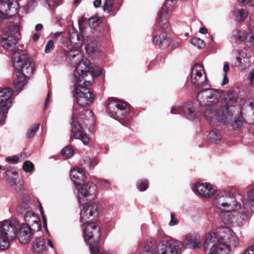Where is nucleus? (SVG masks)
Instances as JSON below:
<instances>
[{
    "label": "nucleus",
    "instance_id": "1",
    "mask_svg": "<svg viewBox=\"0 0 254 254\" xmlns=\"http://www.w3.org/2000/svg\"><path fill=\"white\" fill-rule=\"evenodd\" d=\"M74 95L78 104L73 109L71 125V132L73 136L82 140L84 144L89 142V138L84 133L83 123L85 126L86 122L93 119V113L91 110H84L82 107L86 106L91 104L94 98L92 92L88 88L76 84L74 86Z\"/></svg>",
    "mask_w": 254,
    "mask_h": 254
},
{
    "label": "nucleus",
    "instance_id": "2",
    "mask_svg": "<svg viewBox=\"0 0 254 254\" xmlns=\"http://www.w3.org/2000/svg\"><path fill=\"white\" fill-rule=\"evenodd\" d=\"M239 237L227 227H220L215 232L206 235L204 244L205 254H229L231 247L239 244Z\"/></svg>",
    "mask_w": 254,
    "mask_h": 254
},
{
    "label": "nucleus",
    "instance_id": "3",
    "mask_svg": "<svg viewBox=\"0 0 254 254\" xmlns=\"http://www.w3.org/2000/svg\"><path fill=\"white\" fill-rule=\"evenodd\" d=\"M12 59L13 67L17 71L13 86L18 93L26 84L27 79L33 74V67L29 61L27 52L24 49H16L12 54Z\"/></svg>",
    "mask_w": 254,
    "mask_h": 254
},
{
    "label": "nucleus",
    "instance_id": "4",
    "mask_svg": "<svg viewBox=\"0 0 254 254\" xmlns=\"http://www.w3.org/2000/svg\"><path fill=\"white\" fill-rule=\"evenodd\" d=\"M200 246V236L196 234L186 236L182 242L171 239L157 244L155 243L156 250L161 254H181L183 248L194 249Z\"/></svg>",
    "mask_w": 254,
    "mask_h": 254
},
{
    "label": "nucleus",
    "instance_id": "5",
    "mask_svg": "<svg viewBox=\"0 0 254 254\" xmlns=\"http://www.w3.org/2000/svg\"><path fill=\"white\" fill-rule=\"evenodd\" d=\"M68 56L75 67L73 72L74 81L76 82L84 81L86 85L87 81L84 80V76L87 74V71L89 69V61L83 59L82 54L78 50L70 51Z\"/></svg>",
    "mask_w": 254,
    "mask_h": 254
},
{
    "label": "nucleus",
    "instance_id": "6",
    "mask_svg": "<svg viewBox=\"0 0 254 254\" xmlns=\"http://www.w3.org/2000/svg\"><path fill=\"white\" fill-rule=\"evenodd\" d=\"M242 200L243 196L241 194L233 195L229 192L222 191L216 195L212 202L214 205L222 212L240 206V201Z\"/></svg>",
    "mask_w": 254,
    "mask_h": 254
},
{
    "label": "nucleus",
    "instance_id": "7",
    "mask_svg": "<svg viewBox=\"0 0 254 254\" xmlns=\"http://www.w3.org/2000/svg\"><path fill=\"white\" fill-rule=\"evenodd\" d=\"M248 210L240 202V206L220 212L222 221L225 225L233 227H241L243 224Z\"/></svg>",
    "mask_w": 254,
    "mask_h": 254
},
{
    "label": "nucleus",
    "instance_id": "8",
    "mask_svg": "<svg viewBox=\"0 0 254 254\" xmlns=\"http://www.w3.org/2000/svg\"><path fill=\"white\" fill-rule=\"evenodd\" d=\"M129 105L127 102L114 98L108 99L107 111L112 118L120 121L129 113Z\"/></svg>",
    "mask_w": 254,
    "mask_h": 254
},
{
    "label": "nucleus",
    "instance_id": "9",
    "mask_svg": "<svg viewBox=\"0 0 254 254\" xmlns=\"http://www.w3.org/2000/svg\"><path fill=\"white\" fill-rule=\"evenodd\" d=\"M176 3L177 0H166L159 13L158 17L156 20L154 28V30L163 31L169 29V17L170 12Z\"/></svg>",
    "mask_w": 254,
    "mask_h": 254
},
{
    "label": "nucleus",
    "instance_id": "10",
    "mask_svg": "<svg viewBox=\"0 0 254 254\" xmlns=\"http://www.w3.org/2000/svg\"><path fill=\"white\" fill-rule=\"evenodd\" d=\"M221 97L220 92L212 88L205 89L198 93L197 99L201 106H214Z\"/></svg>",
    "mask_w": 254,
    "mask_h": 254
},
{
    "label": "nucleus",
    "instance_id": "11",
    "mask_svg": "<svg viewBox=\"0 0 254 254\" xmlns=\"http://www.w3.org/2000/svg\"><path fill=\"white\" fill-rule=\"evenodd\" d=\"M12 91L9 88L0 90V121H5L8 111L11 106Z\"/></svg>",
    "mask_w": 254,
    "mask_h": 254
},
{
    "label": "nucleus",
    "instance_id": "12",
    "mask_svg": "<svg viewBox=\"0 0 254 254\" xmlns=\"http://www.w3.org/2000/svg\"><path fill=\"white\" fill-rule=\"evenodd\" d=\"M84 233V240L89 245L92 244L95 246V241H98L100 236V229L99 226L94 222H87L83 224Z\"/></svg>",
    "mask_w": 254,
    "mask_h": 254
},
{
    "label": "nucleus",
    "instance_id": "13",
    "mask_svg": "<svg viewBox=\"0 0 254 254\" xmlns=\"http://www.w3.org/2000/svg\"><path fill=\"white\" fill-rule=\"evenodd\" d=\"M181 113H183L187 118L191 121H194L199 115V113L196 110L193 103L190 101L186 103L183 106L175 105L171 110L172 114H180Z\"/></svg>",
    "mask_w": 254,
    "mask_h": 254
},
{
    "label": "nucleus",
    "instance_id": "14",
    "mask_svg": "<svg viewBox=\"0 0 254 254\" xmlns=\"http://www.w3.org/2000/svg\"><path fill=\"white\" fill-rule=\"evenodd\" d=\"M191 82L195 88L197 89L207 84V80L202 64H197L193 66L191 70Z\"/></svg>",
    "mask_w": 254,
    "mask_h": 254
},
{
    "label": "nucleus",
    "instance_id": "15",
    "mask_svg": "<svg viewBox=\"0 0 254 254\" xmlns=\"http://www.w3.org/2000/svg\"><path fill=\"white\" fill-rule=\"evenodd\" d=\"M97 186L93 183H88L78 188L77 198L79 203L82 204L86 200L93 199L96 195Z\"/></svg>",
    "mask_w": 254,
    "mask_h": 254
},
{
    "label": "nucleus",
    "instance_id": "16",
    "mask_svg": "<svg viewBox=\"0 0 254 254\" xmlns=\"http://www.w3.org/2000/svg\"><path fill=\"white\" fill-rule=\"evenodd\" d=\"M20 39V33H2L0 35V47L7 50L12 49Z\"/></svg>",
    "mask_w": 254,
    "mask_h": 254
},
{
    "label": "nucleus",
    "instance_id": "17",
    "mask_svg": "<svg viewBox=\"0 0 254 254\" xmlns=\"http://www.w3.org/2000/svg\"><path fill=\"white\" fill-rule=\"evenodd\" d=\"M216 188L209 183L197 182L193 188L195 193H198L201 197L204 198L212 197L216 192Z\"/></svg>",
    "mask_w": 254,
    "mask_h": 254
},
{
    "label": "nucleus",
    "instance_id": "18",
    "mask_svg": "<svg viewBox=\"0 0 254 254\" xmlns=\"http://www.w3.org/2000/svg\"><path fill=\"white\" fill-rule=\"evenodd\" d=\"M19 226V222L17 220L4 221L0 223V233L14 239Z\"/></svg>",
    "mask_w": 254,
    "mask_h": 254
},
{
    "label": "nucleus",
    "instance_id": "19",
    "mask_svg": "<svg viewBox=\"0 0 254 254\" xmlns=\"http://www.w3.org/2000/svg\"><path fill=\"white\" fill-rule=\"evenodd\" d=\"M98 214V205L94 203L83 204L80 211V221L83 222L90 216L96 217Z\"/></svg>",
    "mask_w": 254,
    "mask_h": 254
},
{
    "label": "nucleus",
    "instance_id": "20",
    "mask_svg": "<svg viewBox=\"0 0 254 254\" xmlns=\"http://www.w3.org/2000/svg\"><path fill=\"white\" fill-rule=\"evenodd\" d=\"M13 6L7 4L6 6L3 3H0V21L5 18L10 17L16 14L19 11V6L17 2L13 3Z\"/></svg>",
    "mask_w": 254,
    "mask_h": 254
},
{
    "label": "nucleus",
    "instance_id": "21",
    "mask_svg": "<svg viewBox=\"0 0 254 254\" xmlns=\"http://www.w3.org/2000/svg\"><path fill=\"white\" fill-rule=\"evenodd\" d=\"M18 227H19L18 239L22 244H26L29 242L31 239V236L34 234V232L39 231L32 230L31 226L25 225L24 224L19 225Z\"/></svg>",
    "mask_w": 254,
    "mask_h": 254
},
{
    "label": "nucleus",
    "instance_id": "22",
    "mask_svg": "<svg viewBox=\"0 0 254 254\" xmlns=\"http://www.w3.org/2000/svg\"><path fill=\"white\" fill-rule=\"evenodd\" d=\"M24 219L26 225L32 227V230H39L41 228L40 219L38 216L33 211H27L25 213Z\"/></svg>",
    "mask_w": 254,
    "mask_h": 254
},
{
    "label": "nucleus",
    "instance_id": "23",
    "mask_svg": "<svg viewBox=\"0 0 254 254\" xmlns=\"http://www.w3.org/2000/svg\"><path fill=\"white\" fill-rule=\"evenodd\" d=\"M71 44L75 47L79 48L83 43L88 42V36L87 33H69Z\"/></svg>",
    "mask_w": 254,
    "mask_h": 254
},
{
    "label": "nucleus",
    "instance_id": "24",
    "mask_svg": "<svg viewBox=\"0 0 254 254\" xmlns=\"http://www.w3.org/2000/svg\"><path fill=\"white\" fill-rule=\"evenodd\" d=\"M234 111L229 106L221 107L218 111V120L227 124L232 120Z\"/></svg>",
    "mask_w": 254,
    "mask_h": 254
},
{
    "label": "nucleus",
    "instance_id": "25",
    "mask_svg": "<svg viewBox=\"0 0 254 254\" xmlns=\"http://www.w3.org/2000/svg\"><path fill=\"white\" fill-rule=\"evenodd\" d=\"M2 169L5 171L4 174L7 181L12 187L16 188L18 187L17 183L18 173L17 171L13 168L8 166H4Z\"/></svg>",
    "mask_w": 254,
    "mask_h": 254
},
{
    "label": "nucleus",
    "instance_id": "26",
    "mask_svg": "<svg viewBox=\"0 0 254 254\" xmlns=\"http://www.w3.org/2000/svg\"><path fill=\"white\" fill-rule=\"evenodd\" d=\"M70 178L76 186H80L84 182L85 176L81 169L78 168H74L71 171Z\"/></svg>",
    "mask_w": 254,
    "mask_h": 254
},
{
    "label": "nucleus",
    "instance_id": "27",
    "mask_svg": "<svg viewBox=\"0 0 254 254\" xmlns=\"http://www.w3.org/2000/svg\"><path fill=\"white\" fill-rule=\"evenodd\" d=\"M32 248L35 254H44L46 251V241L44 237L35 239L33 243Z\"/></svg>",
    "mask_w": 254,
    "mask_h": 254
},
{
    "label": "nucleus",
    "instance_id": "28",
    "mask_svg": "<svg viewBox=\"0 0 254 254\" xmlns=\"http://www.w3.org/2000/svg\"><path fill=\"white\" fill-rule=\"evenodd\" d=\"M247 199L245 200L243 196V200L240 201L244 208L248 210L250 208L252 211H254V188L251 189L247 192Z\"/></svg>",
    "mask_w": 254,
    "mask_h": 254
},
{
    "label": "nucleus",
    "instance_id": "29",
    "mask_svg": "<svg viewBox=\"0 0 254 254\" xmlns=\"http://www.w3.org/2000/svg\"><path fill=\"white\" fill-rule=\"evenodd\" d=\"M153 43L161 49H164L169 44V40L166 35L161 33L156 35L152 39Z\"/></svg>",
    "mask_w": 254,
    "mask_h": 254
},
{
    "label": "nucleus",
    "instance_id": "30",
    "mask_svg": "<svg viewBox=\"0 0 254 254\" xmlns=\"http://www.w3.org/2000/svg\"><path fill=\"white\" fill-rule=\"evenodd\" d=\"M207 108L204 112V115L206 120L211 123L215 120H218V112H216V109L215 106H206Z\"/></svg>",
    "mask_w": 254,
    "mask_h": 254
},
{
    "label": "nucleus",
    "instance_id": "31",
    "mask_svg": "<svg viewBox=\"0 0 254 254\" xmlns=\"http://www.w3.org/2000/svg\"><path fill=\"white\" fill-rule=\"evenodd\" d=\"M237 39L249 46L254 45V33H237Z\"/></svg>",
    "mask_w": 254,
    "mask_h": 254
},
{
    "label": "nucleus",
    "instance_id": "32",
    "mask_svg": "<svg viewBox=\"0 0 254 254\" xmlns=\"http://www.w3.org/2000/svg\"><path fill=\"white\" fill-rule=\"evenodd\" d=\"M246 121L243 117L242 113L240 112L234 117L231 124V127L233 130H239L243 127Z\"/></svg>",
    "mask_w": 254,
    "mask_h": 254
},
{
    "label": "nucleus",
    "instance_id": "33",
    "mask_svg": "<svg viewBox=\"0 0 254 254\" xmlns=\"http://www.w3.org/2000/svg\"><path fill=\"white\" fill-rule=\"evenodd\" d=\"M142 246L144 249L143 254H154L156 251L155 247V241L153 240H148L144 242Z\"/></svg>",
    "mask_w": 254,
    "mask_h": 254
},
{
    "label": "nucleus",
    "instance_id": "34",
    "mask_svg": "<svg viewBox=\"0 0 254 254\" xmlns=\"http://www.w3.org/2000/svg\"><path fill=\"white\" fill-rule=\"evenodd\" d=\"M13 239L0 233V249L7 250L9 248L10 242Z\"/></svg>",
    "mask_w": 254,
    "mask_h": 254
},
{
    "label": "nucleus",
    "instance_id": "35",
    "mask_svg": "<svg viewBox=\"0 0 254 254\" xmlns=\"http://www.w3.org/2000/svg\"><path fill=\"white\" fill-rule=\"evenodd\" d=\"M20 20L21 17L19 16L14 18V21L9 26V32H19L22 30Z\"/></svg>",
    "mask_w": 254,
    "mask_h": 254
},
{
    "label": "nucleus",
    "instance_id": "36",
    "mask_svg": "<svg viewBox=\"0 0 254 254\" xmlns=\"http://www.w3.org/2000/svg\"><path fill=\"white\" fill-rule=\"evenodd\" d=\"M31 205V203L29 200V197L26 196L22 199V202L20 203L18 207V210L20 213H22L25 210H28Z\"/></svg>",
    "mask_w": 254,
    "mask_h": 254
},
{
    "label": "nucleus",
    "instance_id": "37",
    "mask_svg": "<svg viewBox=\"0 0 254 254\" xmlns=\"http://www.w3.org/2000/svg\"><path fill=\"white\" fill-rule=\"evenodd\" d=\"M85 50L89 55H93L98 51L97 44L95 41H91L88 43L85 47Z\"/></svg>",
    "mask_w": 254,
    "mask_h": 254
},
{
    "label": "nucleus",
    "instance_id": "38",
    "mask_svg": "<svg viewBox=\"0 0 254 254\" xmlns=\"http://www.w3.org/2000/svg\"><path fill=\"white\" fill-rule=\"evenodd\" d=\"M208 139L214 143H217L220 141L221 136L218 130L210 131L208 135Z\"/></svg>",
    "mask_w": 254,
    "mask_h": 254
},
{
    "label": "nucleus",
    "instance_id": "39",
    "mask_svg": "<svg viewBox=\"0 0 254 254\" xmlns=\"http://www.w3.org/2000/svg\"><path fill=\"white\" fill-rule=\"evenodd\" d=\"M237 101V96L235 94L231 93L228 94L226 97V105L230 106V108H234V104Z\"/></svg>",
    "mask_w": 254,
    "mask_h": 254
},
{
    "label": "nucleus",
    "instance_id": "40",
    "mask_svg": "<svg viewBox=\"0 0 254 254\" xmlns=\"http://www.w3.org/2000/svg\"><path fill=\"white\" fill-rule=\"evenodd\" d=\"M62 0H42L41 3L45 6H48L49 9H52L58 6Z\"/></svg>",
    "mask_w": 254,
    "mask_h": 254
},
{
    "label": "nucleus",
    "instance_id": "41",
    "mask_svg": "<svg viewBox=\"0 0 254 254\" xmlns=\"http://www.w3.org/2000/svg\"><path fill=\"white\" fill-rule=\"evenodd\" d=\"M247 11L244 9H239L236 12V20L241 21L244 20L248 16Z\"/></svg>",
    "mask_w": 254,
    "mask_h": 254
},
{
    "label": "nucleus",
    "instance_id": "42",
    "mask_svg": "<svg viewBox=\"0 0 254 254\" xmlns=\"http://www.w3.org/2000/svg\"><path fill=\"white\" fill-rule=\"evenodd\" d=\"M87 74L84 76V78L87 76L88 74H89L92 77L98 76L100 75L102 73V70L99 67H92L90 68L89 66V69L87 71Z\"/></svg>",
    "mask_w": 254,
    "mask_h": 254
},
{
    "label": "nucleus",
    "instance_id": "43",
    "mask_svg": "<svg viewBox=\"0 0 254 254\" xmlns=\"http://www.w3.org/2000/svg\"><path fill=\"white\" fill-rule=\"evenodd\" d=\"M246 60L247 59L245 58L243 59L240 57H237L234 63V65L240 69L246 68L247 65L246 64Z\"/></svg>",
    "mask_w": 254,
    "mask_h": 254
},
{
    "label": "nucleus",
    "instance_id": "44",
    "mask_svg": "<svg viewBox=\"0 0 254 254\" xmlns=\"http://www.w3.org/2000/svg\"><path fill=\"white\" fill-rule=\"evenodd\" d=\"M136 187L140 191H145L148 188V181L146 179L138 180L136 183Z\"/></svg>",
    "mask_w": 254,
    "mask_h": 254
},
{
    "label": "nucleus",
    "instance_id": "45",
    "mask_svg": "<svg viewBox=\"0 0 254 254\" xmlns=\"http://www.w3.org/2000/svg\"><path fill=\"white\" fill-rule=\"evenodd\" d=\"M191 43L198 49H202L205 46L204 42L201 39L197 37L192 38Z\"/></svg>",
    "mask_w": 254,
    "mask_h": 254
},
{
    "label": "nucleus",
    "instance_id": "46",
    "mask_svg": "<svg viewBox=\"0 0 254 254\" xmlns=\"http://www.w3.org/2000/svg\"><path fill=\"white\" fill-rule=\"evenodd\" d=\"M95 246L92 244H90V252L91 254H110L107 252L101 253L99 251V242L95 241Z\"/></svg>",
    "mask_w": 254,
    "mask_h": 254
},
{
    "label": "nucleus",
    "instance_id": "47",
    "mask_svg": "<svg viewBox=\"0 0 254 254\" xmlns=\"http://www.w3.org/2000/svg\"><path fill=\"white\" fill-rule=\"evenodd\" d=\"M39 124L33 125L27 130L26 136L27 138H31L33 137L36 134L39 128Z\"/></svg>",
    "mask_w": 254,
    "mask_h": 254
},
{
    "label": "nucleus",
    "instance_id": "48",
    "mask_svg": "<svg viewBox=\"0 0 254 254\" xmlns=\"http://www.w3.org/2000/svg\"><path fill=\"white\" fill-rule=\"evenodd\" d=\"M61 154L64 157L69 158L73 155V150L69 146H66L61 151Z\"/></svg>",
    "mask_w": 254,
    "mask_h": 254
},
{
    "label": "nucleus",
    "instance_id": "49",
    "mask_svg": "<svg viewBox=\"0 0 254 254\" xmlns=\"http://www.w3.org/2000/svg\"><path fill=\"white\" fill-rule=\"evenodd\" d=\"M86 163L87 164V167H85L84 169L87 168V169L90 170L93 168L97 164V160L95 158H86L85 160Z\"/></svg>",
    "mask_w": 254,
    "mask_h": 254
},
{
    "label": "nucleus",
    "instance_id": "50",
    "mask_svg": "<svg viewBox=\"0 0 254 254\" xmlns=\"http://www.w3.org/2000/svg\"><path fill=\"white\" fill-rule=\"evenodd\" d=\"M99 21L97 17H91L88 19V24L91 28L94 29L98 26Z\"/></svg>",
    "mask_w": 254,
    "mask_h": 254
},
{
    "label": "nucleus",
    "instance_id": "51",
    "mask_svg": "<svg viewBox=\"0 0 254 254\" xmlns=\"http://www.w3.org/2000/svg\"><path fill=\"white\" fill-rule=\"evenodd\" d=\"M23 168L26 172H31L34 169V164L29 161H26L23 164Z\"/></svg>",
    "mask_w": 254,
    "mask_h": 254
},
{
    "label": "nucleus",
    "instance_id": "52",
    "mask_svg": "<svg viewBox=\"0 0 254 254\" xmlns=\"http://www.w3.org/2000/svg\"><path fill=\"white\" fill-rule=\"evenodd\" d=\"M54 42L53 40H50L47 43L45 49V52L46 54L50 53L54 48Z\"/></svg>",
    "mask_w": 254,
    "mask_h": 254
},
{
    "label": "nucleus",
    "instance_id": "53",
    "mask_svg": "<svg viewBox=\"0 0 254 254\" xmlns=\"http://www.w3.org/2000/svg\"><path fill=\"white\" fill-rule=\"evenodd\" d=\"M112 7V0H105L103 6L104 11L109 13L111 10Z\"/></svg>",
    "mask_w": 254,
    "mask_h": 254
},
{
    "label": "nucleus",
    "instance_id": "54",
    "mask_svg": "<svg viewBox=\"0 0 254 254\" xmlns=\"http://www.w3.org/2000/svg\"><path fill=\"white\" fill-rule=\"evenodd\" d=\"M19 159V157L17 156H13L7 157L6 158V161L8 162H11L13 163H17Z\"/></svg>",
    "mask_w": 254,
    "mask_h": 254
},
{
    "label": "nucleus",
    "instance_id": "55",
    "mask_svg": "<svg viewBox=\"0 0 254 254\" xmlns=\"http://www.w3.org/2000/svg\"><path fill=\"white\" fill-rule=\"evenodd\" d=\"M171 220L170 222V225L171 226H174V225L177 224L178 223V221L173 213L171 214Z\"/></svg>",
    "mask_w": 254,
    "mask_h": 254
},
{
    "label": "nucleus",
    "instance_id": "56",
    "mask_svg": "<svg viewBox=\"0 0 254 254\" xmlns=\"http://www.w3.org/2000/svg\"><path fill=\"white\" fill-rule=\"evenodd\" d=\"M15 2H17L14 0H0V3H3L5 4L6 6H7V4H10L11 6H13V3Z\"/></svg>",
    "mask_w": 254,
    "mask_h": 254
},
{
    "label": "nucleus",
    "instance_id": "57",
    "mask_svg": "<svg viewBox=\"0 0 254 254\" xmlns=\"http://www.w3.org/2000/svg\"><path fill=\"white\" fill-rule=\"evenodd\" d=\"M228 82H229V79L227 76V74H226V73H224L223 74V78L222 81L221 82V85H226V84H228Z\"/></svg>",
    "mask_w": 254,
    "mask_h": 254
},
{
    "label": "nucleus",
    "instance_id": "58",
    "mask_svg": "<svg viewBox=\"0 0 254 254\" xmlns=\"http://www.w3.org/2000/svg\"><path fill=\"white\" fill-rule=\"evenodd\" d=\"M248 79L249 80L250 83H252V81L254 79V69H252L251 71L250 72L249 76H248Z\"/></svg>",
    "mask_w": 254,
    "mask_h": 254
},
{
    "label": "nucleus",
    "instance_id": "59",
    "mask_svg": "<svg viewBox=\"0 0 254 254\" xmlns=\"http://www.w3.org/2000/svg\"><path fill=\"white\" fill-rule=\"evenodd\" d=\"M245 254H254V247H250L246 251Z\"/></svg>",
    "mask_w": 254,
    "mask_h": 254
},
{
    "label": "nucleus",
    "instance_id": "60",
    "mask_svg": "<svg viewBox=\"0 0 254 254\" xmlns=\"http://www.w3.org/2000/svg\"><path fill=\"white\" fill-rule=\"evenodd\" d=\"M84 21V19L83 17L81 18L78 20V26L80 32H82L83 29L82 28V25L83 24Z\"/></svg>",
    "mask_w": 254,
    "mask_h": 254
},
{
    "label": "nucleus",
    "instance_id": "61",
    "mask_svg": "<svg viewBox=\"0 0 254 254\" xmlns=\"http://www.w3.org/2000/svg\"><path fill=\"white\" fill-rule=\"evenodd\" d=\"M229 66L227 63H225L224 64L223 66V71H224V73H226L227 72H228L229 71Z\"/></svg>",
    "mask_w": 254,
    "mask_h": 254
},
{
    "label": "nucleus",
    "instance_id": "62",
    "mask_svg": "<svg viewBox=\"0 0 254 254\" xmlns=\"http://www.w3.org/2000/svg\"><path fill=\"white\" fill-rule=\"evenodd\" d=\"M102 185L105 187H108L110 186V183L107 180H103L102 181Z\"/></svg>",
    "mask_w": 254,
    "mask_h": 254
},
{
    "label": "nucleus",
    "instance_id": "63",
    "mask_svg": "<svg viewBox=\"0 0 254 254\" xmlns=\"http://www.w3.org/2000/svg\"><path fill=\"white\" fill-rule=\"evenodd\" d=\"M101 0H95L94 2V6L95 7L97 8L101 6Z\"/></svg>",
    "mask_w": 254,
    "mask_h": 254
},
{
    "label": "nucleus",
    "instance_id": "64",
    "mask_svg": "<svg viewBox=\"0 0 254 254\" xmlns=\"http://www.w3.org/2000/svg\"><path fill=\"white\" fill-rule=\"evenodd\" d=\"M43 25L41 24H38L35 26V29L36 31H40L42 30Z\"/></svg>",
    "mask_w": 254,
    "mask_h": 254
}]
</instances>
